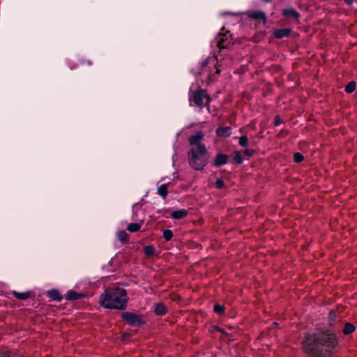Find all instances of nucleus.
Instances as JSON below:
<instances>
[{"mask_svg":"<svg viewBox=\"0 0 357 357\" xmlns=\"http://www.w3.org/2000/svg\"><path fill=\"white\" fill-rule=\"evenodd\" d=\"M336 335L330 332L307 334L303 342V349L309 357H328L337 345Z\"/></svg>","mask_w":357,"mask_h":357,"instance_id":"f257e3e1","label":"nucleus"},{"mask_svg":"<svg viewBox=\"0 0 357 357\" xmlns=\"http://www.w3.org/2000/svg\"><path fill=\"white\" fill-rule=\"evenodd\" d=\"M204 137L202 131H198L189 139L190 149L188 153V162L190 166L197 171L202 170L208 164L209 155L207 149L202 140Z\"/></svg>","mask_w":357,"mask_h":357,"instance_id":"f03ea898","label":"nucleus"},{"mask_svg":"<svg viewBox=\"0 0 357 357\" xmlns=\"http://www.w3.org/2000/svg\"><path fill=\"white\" fill-rule=\"evenodd\" d=\"M126 291L120 287L112 288L101 296L100 304L105 308L123 310L128 302Z\"/></svg>","mask_w":357,"mask_h":357,"instance_id":"7ed1b4c3","label":"nucleus"},{"mask_svg":"<svg viewBox=\"0 0 357 357\" xmlns=\"http://www.w3.org/2000/svg\"><path fill=\"white\" fill-rule=\"evenodd\" d=\"M222 66V63H219L218 58L209 57L202 63L201 70L199 73L207 77V84H208L216 79V75L221 72Z\"/></svg>","mask_w":357,"mask_h":357,"instance_id":"20e7f679","label":"nucleus"},{"mask_svg":"<svg viewBox=\"0 0 357 357\" xmlns=\"http://www.w3.org/2000/svg\"><path fill=\"white\" fill-rule=\"evenodd\" d=\"M189 100L191 105L194 102L195 105L202 107L204 105L208 107L211 100L205 90H198L194 92L190 90Z\"/></svg>","mask_w":357,"mask_h":357,"instance_id":"39448f33","label":"nucleus"},{"mask_svg":"<svg viewBox=\"0 0 357 357\" xmlns=\"http://www.w3.org/2000/svg\"><path fill=\"white\" fill-rule=\"evenodd\" d=\"M121 317L130 326H139L144 323L142 316L135 313L125 312L122 313Z\"/></svg>","mask_w":357,"mask_h":357,"instance_id":"423d86ee","label":"nucleus"},{"mask_svg":"<svg viewBox=\"0 0 357 357\" xmlns=\"http://www.w3.org/2000/svg\"><path fill=\"white\" fill-rule=\"evenodd\" d=\"M231 39L227 35L220 34L218 38V46L220 49H226L229 47Z\"/></svg>","mask_w":357,"mask_h":357,"instance_id":"0eeeda50","label":"nucleus"},{"mask_svg":"<svg viewBox=\"0 0 357 357\" xmlns=\"http://www.w3.org/2000/svg\"><path fill=\"white\" fill-rule=\"evenodd\" d=\"M228 158H229L227 155L224 153H218L214 160V165L216 167L224 165L227 163Z\"/></svg>","mask_w":357,"mask_h":357,"instance_id":"6e6552de","label":"nucleus"},{"mask_svg":"<svg viewBox=\"0 0 357 357\" xmlns=\"http://www.w3.org/2000/svg\"><path fill=\"white\" fill-rule=\"evenodd\" d=\"M282 15L287 17L298 20L300 17V14L293 8H287L282 10Z\"/></svg>","mask_w":357,"mask_h":357,"instance_id":"1a4fd4ad","label":"nucleus"},{"mask_svg":"<svg viewBox=\"0 0 357 357\" xmlns=\"http://www.w3.org/2000/svg\"><path fill=\"white\" fill-rule=\"evenodd\" d=\"M291 32V29L289 28L278 29L274 31L273 35L276 38H282L287 37Z\"/></svg>","mask_w":357,"mask_h":357,"instance_id":"9d476101","label":"nucleus"},{"mask_svg":"<svg viewBox=\"0 0 357 357\" xmlns=\"http://www.w3.org/2000/svg\"><path fill=\"white\" fill-rule=\"evenodd\" d=\"M216 134L219 137H227L231 135V128L229 126L219 128L216 130Z\"/></svg>","mask_w":357,"mask_h":357,"instance_id":"9b49d317","label":"nucleus"},{"mask_svg":"<svg viewBox=\"0 0 357 357\" xmlns=\"http://www.w3.org/2000/svg\"><path fill=\"white\" fill-rule=\"evenodd\" d=\"M188 211L185 209H180L172 211L171 213V218L174 220H181L185 218L188 215Z\"/></svg>","mask_w":357,"mask_h":357,"instance_id":"f8f14e48","label":"nucleus"},{"mask_svg":"<svg viewBox=\"0 0 357 357\" xmlns=\"http://www.w3.org/2000/svg\"><path fill=\"white\" fill-rule=\"evenodd\" d=\"M84 297V294L82 293H77L75 291H68L66 295V298L68 301H75L80 299Z\"/></svg>","mask_w":357,"mask_h":357,"instance_id":"ddd939ff","label":"nucleus"},{"mask_svg":"<svg viewBox=\"0 0 357 357\" xmlns=\"http://www.w3.org/2000/svg\"><path fill=\"white\" fill-rule=\"evenodd\" d=\"M154 312L157 315H164L167 312V307L161 303H157L154 307Z\"/></svg>","mask_w":357,"mask_h":357,"instance_id":"4468645a","label":"nucleus"},{"mask_svg":"<svg viewBox=\"0 0 357 357\" xmlns=\"http://www.w3.org/2000/svg\"><path fill=\"white\" fill-rule=\"evenodd\" d=\"M12 294L16 298L22 301L28 299L31 296V291H29L25 292H17L16 291H13Z\"/></svg>","mask_w":357,"mask_h":357,"instance_id":"2eb2a0df","label":"nucleus"},{"mask_svg":"<svg viewBox=\"0 0 357 357\" xmlns=\"http://www.w3.org/2000/svg\"><path fill=\"white\" fill-rule=\"evenodd\" d=\"M47 296L55 301H61L62 300V296H61L59 291L56 289H52L47 292Z\"/></svg>","mask_w":357,"mask_h":357,"instance_id":"dca6fc26","label":"nucleus"},{"mask_svg":"<svg viewBox=\"0 0 357 357\" xmlns=\"http://www.w3.org/2000/svg\"><path fill=\"white\" fill-rule=\"evenodd\" d=\"M169 183H165L161 185L158 188V194L161 196L163 199H165L167 196L168 191H167V186Z\"/></svg>","mask_w":357,"mask_h":357,"instance_id":"f3484780","label":"nucleus"},{"mask_svg":"<svg viewBox=\"0 0 357 357\" xmlns=\"http://www.w3.org/2000/svg\"><path fill=\"white\" fill-rule=\"evenodd\" d=\"M249 17L255 20H266V15L261 11H253L249 15Z\"/></svg>","mask_w":357,"mask_h":357,"instance_id":"a211bd4d","label":"nucleus"},{"mask_svg":"<svg viewBox=\"0 0 357 357\" xmlns=\"http://www.w3.org/2000/svg\"><path fill=\"white\" fill-rule=\"evenodd\" d=\"M355 326L350 324V323H347L343 328V333L344 335H349L351 333H353L354 331H355Z\"/></svg>","mask_w":357,"mask_h":357,"instance_id":"6ab92c4d","label":"nucleus"},{"mask_svg":"<svg viewBox=\"0 0 357 357\" xmlns=\"http://www.w3.org/2000/svg\"><path fill=\"white\" fill-rule=\"evenodd\" d=\"M155 248L153 245H146L144 248V254L146 257H150L155 253Z\"/></svg>","mask_w":357,"mask_h":357,"instance_id":"aec40b11","label":"nucleus"},{"mask_svg":"<svg viewBox=\"0 0 357 357\" xmlns=\"http://www.w3.org/2000/svg\"><path fill=\"white\" fill-rule=\"evenodd\" d=\"M141 228V225L139 223H130L127 226V229L130 232L138 231Z\"/></svg>","mask_w":357,"mask_h":357,"instance_id":"412c9836","label":"nucleus"},{"mask_svg":"<svg viewBox=\"0 0 357 357\" xmlns=\"http://www.w3.org/2000/svg\"><path fill=\"white\" fill-rule=\"evenodd\" d=\"M356 84L354 81H351L345 87V91L347 93H352L353 91H355L356 89Z\"/></svg>","mask_w":357,"mask_h":357,"instance_id":"4be33fe9","label":"nucleus"},{"mask_svg":"<svg viewBox=\"0 0 357 357\" xmlns=\"http://www.w3.org/2000/svg\"><path fill=\"white\" fill-rule=\"evenodd\" d=\"M233 159L238 164H241L243 162L242 154L240 151H236L234 153Z\"/></svg>","mask_w":357,"mask_h":357,"instance_id":"5701e85b","label":"nucleus"},{"mask_svg":"<svg viewBox=\"0 0 357 357\" xmlns=\"http://www.w3.org/2000/svg\"><path fill=\"white\" fill-rule=\"evenodd\" d=\"M163 238L167 241H170L173 237V232L170 229H165L162 232Z\"/></svg>","mask_w":357,"mask_h":357,"instance_id":"b1692460","label":"nucleus"},{"mask_svg":"<svg viewBox=\"0 0 357 357\" xmlns=\"http://www.w3.org/2000/svg\"><path fill=\"white\" fill-rule=\"evenodd\" d=\"M127 236H128L127 233L124 230L119 231L117 233V237L119 239V241H121V242H124V241H126Z\"/></svg>","mask_w":357,"mask_h":357,"instance_id":"393cba45","label":"nucleus"},{"mask_svg":"<svg viewBox=\"0 0 357 357\" xmlns=\"http://www.w3.org/2000/svg\"><path fill=\"white\" fill-rule=\"evenodd\" d=\"M304 160V156L301 153L296 152L294 154V160L296 163L301 162Z\"/></svg>","mask_w":357,"mask_h":357,"instance_id":"a878e982","label":"nucleus"},{"mask_svg":"<svg viewBox=\"0 0 357 357\" xmlns=\"http://www.w3.org/2000/svg\"><path fill=\"white\" fill-rule=\"evenodd\" d=\"M238 143L241 146L245 147L248 144V137L246 136H241L239 137Z\"/></svg>","mask_w":357,"mask_h":357,"instance_id":"bb28decb","label":"nucleus"},{"mask_svg":"<svg viewBox=\"0 0 357 357\" xmlns=\"http://www.w3.org/2000/svg\"><path fill=\"white\" fill-rule=\"evenodd\" d=\"M225 311V307L223 305L217 304L214 306V312L218 314H222Z\"/></svg>","mask_w":357,"mask_h":357,"instance_id":"cd10ccee","label":"nucleus"},{"mask_svg":"<svg viewBox=\"0 0 357 357\" xmlns=\"http://www.w3.org/2000/svg\"><path fill=\"white\" fill-rule=\"evenodd\" d=\"M215 185L218 189H222L225 186V182L222 178L215 181Z\"/></svg>","mask_w":357,"mask_h":357,"instance_id":"c85d7f7f","label":"nucleus"},{"mask_svg":"<svg viewBox=\"0 0 357 357\" xmlns=\"http://www.w3.org/2000/svg\"><path fill=\"white\" fill-rule=\"evenodd\" d=\"M244 154L248 155V157H250L254 154V151L251 149H245L244 151Z\"/></svg>","mask_w":357,"mask_h":357,"instance_id":"c756f323","label":"nucleus"},{"mask_svg":"<svg viewBox=\"0 0 357 357\" xmlns=\"http://www.w3.org/2000/svg\"><path fill=\"white\" fill-rule=\"evenodd\" d=\"M275 124L276 126L280 125V119H279V117H278V116H276V117H275Z\"/></svg>","mask_w":357,"mask_h":357,"instance_id":"7c9ffc66","label":"nucleus"},{"mask_svg":"<svg viewBox=\"0 0 357 357\" xmlns=\"http://www.w3.org/2000/svg\"><path fill=\"white\" fill-rule=\"evenodd\" d=\"M344 1L347 5H351L354 2V0H344Z\"/></svg>","mask_w":357,"mask_h":357,"instance_id":"2f4dec72","label":"nucleus"},{"mask_svg":"<svg viewBox=\"0 0 357 357\" xmlns=\"http://www.w3.org/2000/svg\"><path fill=\"white\" fill-rule=\"evenodd\" d=\"M0 357H10L8 354L7 353H3L1 356H0Z\"/></svg>","mask_w":357,"mask_h":357,"instance_id":"473e14b6","label":"nucleus"},{"mask_svg":"<svg viewBox=\"0 0 357 357\" xmlns=\"http://www.w3.org/2000/svg\"><path fill=\"white\" fill-rule=\"evenodd\" d=\"M333 316V313L331 312L330 313V315H329V319H330V321H331V317Z\"/></svg>","mask_w":357,"mask_h":357,"instance_id":"72a5a7b5","label":"nucleus"},{"mask_svg":"<svg viewBox=\"0 0 357 357\" xmlns=\"http://www.w3.org/2000/svg\"><path fill=\"white\" fill-rule=\"evenodd\" d=\"M262 1H264V2L268 3V2H271L272 0H262Z\"/></svg>","mask_w":357,"mask_h":357,"instance_id":"f704fd0d","label":"nucleus"}]
</instances>
